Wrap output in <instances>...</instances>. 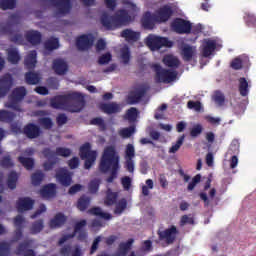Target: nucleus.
I'll return each instance as SVG.
<instances>
[{
	"mask_svg": "<svg viewBox=\"0 0 256 256\" xmlns=\"http://www.w3.org/2000/svg\"><path fill=\"white\" fill-rule=\"evenodd\" d=\"M100 173H109L114 179H117V173L119 171V155L115 146H107L102 154L99 163Z\"/></svg>",
	"mask_w": 256,
	"mask_h": 256,
	"instance_id": "nucleus-2",
	"label": "nucleus"
},
{
	"mask_svg": "<svg viewBox=\"0 0 256 256\" xmlns=\"http://www.w3.org/2000/svg\"><path fill=\"white\" fill-rule=\"evenodd\" d=\"M73 251V247L71 245H64L62 248H60V255L61 256H71V253Z\"/></svg>",
	"mask_w": 256,
	"mask_h": 256,
	"instance_id": "nucleus-64",
	"label": "nucleus"
},
{
	"mask_svg": "<svg viewBox=\"0 0 256 256\" xmlns=\"http://www.w3.org/2000/svg\"><path fill=\"white\" fill-rule=\"evenodd\" d=\"M173 17V8L169 5L160 7L156 12L157 23H167Z\"/></svg>",
	"mask_w": 256,
	"mask_h": 256,
	"instance_id": "nucleus-15",
	"label": "nucleus"
},
{
	"mask_svg": "<svg viewBox=\"0 0 256 256\" xmlns=\"http://www.w3.org/2000/svg\"><path fill=\"white\" fill-rule=\"evenodd\" d=\"M49 3L58 9L56 15H67L71 12V0H49Z\"/></svg>",
	"mask_w": 256,
	"mask_h": 256,
	"instance_id": "nucleus-12",
	"label": "nucleus"
},
{
	"mask_svg": "<svg viewBox=\"0 0 256 256\" xmlns=\"http://www.w3.org/2000/svg\"><path fill=\"white\" fill-rule=\"evenodd\" d=\"M90 125H98V127H100L102 131H105L107 129V124H105V120H103V118L101 117L93 118L90 121Z\"/></svg>",
	"mask_w": 256,
	"mask_h": 256,
	"instance_id": "nucleus-57",
	"label": "nucleus"
},
{
	"mask_svg": "<svg viewBox=\"0 0 256 256\" xmlns=\"http://www.w3.org/2000/svg\"><path fill=\"white\" fill-rule=\"evenodd\" d=\"M91 153H97L95 150H91V143L86 142L80 147V158L91 157Z\"/></svg>",
	"mask_w": 256,
	"mask_h": 256,
	"instance_id": "nucleus-39",
	"label": "nucleus"
},
{
	"mask_svg": "<svg viewBox=\"0 0 256 256\" xmlns=\"http://www.w3.org/2000/svg\"><path fill=\"white\" fill-rule=\"evenodd\" d=\"M18 161L27 169V171H31V169L35 167V160H33V158L19 156Z\"/></svg>",
	"mask_w": 256,
	"mask_h": 256,
	"instance_id": "nucleus-42",
	"label": "nucleus"
},
{
	"mask_svg": "<svg viewBox=\"0 0 256 256\" xmlns=\"http://www.w3.org/2000/svg\"><path fill=\"white\" fill-rule=\"evenodd\" d=\"M52 69L56 75H66L69 71V65L61 58H56L52 62Z\"/></svg>",
	"mask_w": 256,
	"mask_h": 256,
	"instance_id": "nucleus-19",
	"label": "nucleus"
},
{
	"mask_svg": "<svg viewBox=\"0 0 256 256\" xmlns=\"http://www.w3.org/2000/svg\"><path fill=\"white\" fill-rule=\"evenodd\" d=\"M141 23L144 29H154L155 23H157V16L151 14V12H145L141 19Z\"/></svg>",
	"mask_w": 256,
	"mask_h": 256,
	"instance_id": "nucleus-23",
	"label": "nucleus"
},
{
	"mask_svg": "<svg viewBox=\"0 0 256 256\" xmlns=\"http://www.w3.org/2000/svg\"><path fill=\"white\" fill-rule=\"evenodd\" d=\"M11 253V244L8 242H0V256H9Z\"/></svg>",
	"mask_w": 256,
	"mask_h": 256,
	"instance_id": "nucleus-55",
	"label": "nucleus"
},
{
	"mask_svg": "<svg viewBox=\"0 0 256 256\" xmlns=\"http://www.w3.org/2000/svg\"><path fill=\"white\" fill-rule=\"evenodd\" d=\"M7 56L8 62L12 65H17V63L21 61V55H19V50H17V48H9L7 50Z\"/></svg>",
	"mask_w": 256,
	"mask_h": 256,
	"instance_id": "nucleus-32",
	"label": "nucleus"
},
{
	"mask_svg": "<svg viewBox=\"0 0 256 256\" xmlns=\"http://www.w3.org/2000/svg\"><path fill=\"white\" fill-rule=\"evenodd\" d=\"M67 223V216L59 212L49 222L50 229H59Z\"/></svg>",
	"mask_w": 256,
	"mask_h": 256,
	"instance_id": "nucleus-22",
	"label": "nucleus"
},
{
	"mask_svg": "<svg viewBox=\"0 0 256 256\" xmlns=\"http://www.w3.org/2000/svg\"><path fill=\"white\" fill-rule=\"evenodd\" d=\"M135 239L130 238L126 242H122L118 246V250L115 253V256H126L129 253V250L132 249Z\"/></svg>",
	"mask_w": 256,
	"mask_h": 256,
	"instance_id": "nucleus-26",
	"label": "nucleus"
},
{
	"mask_svg": "<svg viewBox=\"0 0 256 256\" xmlns=\"http://www.w3.org/2000/svg\"><path fill=\"white\" fill-rule=\"evenodd\" d=\"M148 91L149 86L147 84H143L138 89L131 91L126 98L128 105H137V103H140Z\"/></svg>",
	"mask_w": 256,
	"mask_h": 256,
	"instance_id": "nucleus-11",
	"label": "nucleus"
},
{
	"mask_svg": "<svg viewBox=\"0 0 256 256\" xmlns=\"http://www.w3.org/2000/svg\"><path fill=\"white\" fill-rule=\"evenodd\" d=\"M85 227H87V220L82 219L79 222H76L73 233L62 236L58 241V245H63L66 241H69V239H73L76 236L78 241H85V239H87V231L85 230Z\"/></svg>",
	"mask_w": 256,
	"mask_h": 256,
	"instance_id": "nucleus-5",
	"label": "nucleus"
},
{
	"mask_svg": "<svg viewBox=\"0 0 256 256\" xmlns=\"http://www.w3.org/2000/svg\"><path fill=\"white\" fill-rule=\"evenodd\" d=\"M0 165L3 169H11V167L15 166L13 160H11V156H4L0 161Z\"/></svg>",
	"mask_w": 256,
	"mask_h": 256,
	"instance_id": "nucleus-54",
	"label": "nucleus"
},
{
	"mask_svg": "<svg viewBox=\"0 0 256 256\" xmlns=\"http://www.w3.org/2000/svg\"><path fill=\"white\" fill-rule=\"evenodd\" d=\"M152 69L156 73L158 83H173L177 79V71L163 69L161 64H153Z\"/></svg>",
	"mask_w": 256,
	"mask_h": 256,
	"instance_id": "nucleus-7",
	"label": "nucleus"
},
{
	"mask_svg": "<svg viewBox=\"0 0 256 256\" xmlns=\"http://www.w3.org/2000/svg\"><path fill=\"white\" fill-rule=\"evenodd\" d=\"M217 49V42L215 40H204L202 55L203 57H211L213 52Z\"/></svg>",
	"mask_w": 256,
	"mask_h": 256,
	"instance_id": "nucleus-28",
	"label": "nucleus"
},
{
	"mask_svg": "<svg viewBox=\"0 0 256 256\" xmlns=\"http://www.w3.org/2000/svg\"><path fill=\"white\" fill-rule=\"evenodd\" d=\"M15 120V113L7 110H0V121L2 123H13Z\"/></svg>",
	"mask_w": 256,
	"mask_h": 256,
	"instance_id": "nucleus-38",
	"label": "nucleus"
},
{
	"mask_svg": "<svg viewBox=\"0 0 256 256\" xmlns=\"http://www.w3.org/2000/svg\"><path fill=\"white\" fill-rule=\"evenodd\" d=\"M88 213L89 215H94L95 217L105 219V221H110V219H113V216L110 213L103 212L101 207H93L88 210Z\"/></svg>",
	"mask_w": 256,
	"mask_h": 256,
	"instance_id": "nucleus-30",
	"label": "nucleus"
},
{
	"mask_svg": "<svg viewBox=\"0 0 256 256\" xmlns=\"http://www.w3.org/2000/svg\"><path fill=\"white\" fill-rule=\"evenodd\" d=\"M21 23V17L18 14H12L9 16V23L0 28L2 35H13L12 25H19Z\"/></svg>",
	"mask_w": 256,
	"mask_h": 256,
	"instance_id": "nucleus-16",
	"label": "nucleus"
},
{
	"mask_svg": "<svg viewBox=\"0 0 256 256\" xmlns=\"http://www.w3.org/2000/svg\"><path fill=\"white\" fill-rule=\"evenodd\" d=\"M121 37H123V39H125L128 43H137V41L141 39V33L127 28L121 32Z\"/></svg>",
	"mask_w": 256,
	"mask_h": 256,
	"instance_id": "nucleus-25",
	"label": "nucleus"
},
{
	"mask_svg": "<svg viewBox=\"0 0 256 256\" xmlns=\"http://www.w3.org/2000/svg\"><path fill=\"white\" fill-rule=\"evenodd\" d=\"M38 123L42 129H46L47 131L53 129V119L50 117H41L38 119Z\"/></svg>",
	"mask_w": 256,
	"mask_h": 256,
	"instance_id": "nucleus-45",
	"label": "nucleus"
},
{
	"mask_svg": "<svg viewBox=\"0 0 256 256\" xmlns=\"http://www.w3.org/2000/svg\"><path fill=\"white\" fill-rule=\"evenodd\" d=\"M157 235L159 241H165L167 245H173L177 239V235H179V230H177V226L172 225L163 231L158 230Z\"/></svg>",
	"mask_w": 256,
	"mask_h": 256,
	"instance_id": "nucleus-10",
	"label": "nucleus"
},
{
	"mask_svg": "<svg viewBox=\"0 0 256 256\" xmlns=\"http://www.w3.org/2000/svg\"><path fill=\"white\" fill-rule=\"evenodd\" d=\"M23 133L27 137V139H37L41 137L43 131L41 127L35 123H28L23 128Z\"/></svg>",
	"mask_w": 256,
	"mask_h": 256,
	"instance_id": "nucleus-14",
	"label": "nucleus"
},
{
	"mask_svg": "<svg viewBox=\"0 0 256 256\" xmlns=\"http://www.w3.org/2000/svg\"><path fill=\"white\" fill-rule=\"evenodd\" d=\"M27 96V89L25 86L16 87L9 96V102L5 104L8 109H13L14 111H21L19 103L25 99Z\"/></svg>",
	"mask_w": 256,
	"mask_h": 256,
	"instance_id": "nucleus-6",
	"label": "nucleus"
},
{
	"mask_svg": "<svg viewBox=\"0 0 256 256\" xmlns=\"http://www.w3.org/2000/svg\"><path fill=\"white\" fill-rule=\"evenodd\" d=\"M146 45L151 51H159L162 47H173V41L169 40V38L149 35L146 38Z\"/></svg>",
	"mask_w": 256,
	"mask_h": 256,
	"instance_id": "nucleus-8",
	"label": "nucleus"
},
{
	"mask_svg": "<svg viewBox=\"0 0 256 256\" xmlns=\"http://www.w3.org/2000/svg\"><path fill=\"white\" fill-rule=\"evenodd\" d=\"M33 205H35V200L29 197L19 198L16 202L18 213H25V211H31V209H33Z\"/></svg>",
	"mask_w": 256,
	"mask_h": 256,
	"instance_id": "nucleus-18",
	"label": "nucleus"
},
{
	"mask_svg": "<svg viewBox=\"0 0 256 256\" xmlns=\"http://www.w3.org/2000/svg\"><path fill=\"white\" fill-rule=\"evenodd\" d=\"M163 63L166 65V67L171 68H177L179 65H181V62L178 60V58L173 55L164 56Z\"/></svg>",
	"mask_w": 256,
	"mask_h": 256,
	"instance_id": "nucleus-37",
	"label": "nucleus"
},
{
	"mask_svg": "<svg viewBox=\"0 0 256 256\" xmlns=\"http://www.w3.org/2000/svg\"><path fill=\"white\" fill-rule=\"evenodd\" d=\"M181 56L183 61H186L187 63H189V61H193V59L197 57V47L185 44L182 46Z\"/></svg>",
	"mask_w": 256,
	"mask_h": 256,
	"instance_id": "nucleus-20",
	"label": "nucleus"
},
{
	"mask_svg": "<svg viewBox=\"0 0 256 256\" xmlns=\"http://www.w3.org/2000/svg\"><path fill=\"white\" fill-rule=\"evenodd\" d=\"M183 143H185V134H183L177 139L176 143L173 144L172 147L169 149V153H177V151L181 149Z\"/></svg>",
	"mask_w": 256,
	"mask_h": 256,
	"instance_id": "nucleus-51",
	"label": "nucleus"
},
{
	"mask_svg": "<svg viewBox=\"0 0 256 256\" xmlns=\"http://www.w3.org/2000/svg\"><path fill=\"white\" fill-rule=\"evenodd\" d=\"M101 185L100 179H93L88 184V191L92 195H95L99 191V186Z\"/></svg>",
	"mask_w": 256,
	"mask_h": 256,
	"instance_id": "nucleus-48",
	"label": "nucleus"
},
{
	"mask_svg": "<svg viewBox=\"0 0 256 256\" xmlns=\"http://www.w3.org/2000/svg\"><path fill=\"white\" fill-rule=\"evenodd\" d=\"M17 7V0H1L0 9L7 11L9 9H15Z\"/></svg>",
	"mask_w": 256,
	"mask_h": 256,
	"instance_id": "nucleus-47",
	"label": "nucleus"
},
{
	"mask_svg": "<svg viewBox=\"0 0 256 256\" xmlns=\"http://www.w3.org/2000/svg\"><path fill=\"white\" fill-rule=\"evenodd\" d=\"M238 82H239L238 91L241 97H247V95H249V88L251 87V85H249V82L245 77L239 78Z\"/></svg>",
	"mask_w": 256,
	"mask_h": 256,
	"instance_id": "nucleus-34",
	"label": "nucleus"
},
{
	"mask_svg": "<svg viewBox=\"0 0 256 256\" xmlns=\"http://www.w3.org/2000/svg\"><path fill=\"white\" fill-rule=\"evenodd\" d=\"M213 101L214 103L219 105V107H221L223 103H225V95H223V93H221L220 91H216L213 96Z\"/></svg>",
	"mask_w": 256,
	"mask_h": 256,
	"instance_id": "nucleus-58",
	"label": "nucleus"
},
{
	"mask_svg": "<svg viewBox=\"0 0 256 256\" xmlns=\"http://www.w3.org/2000/svg\"><path fill=\"white\" fill-rule=\"evenodd\" d=\"M40 195L43 199H51L52 197H55V195H57V185L53 183L45 185L40 190Z\"/></svg>",
	"mask_w": 256,
	"mask_h": 256,
	"instance_id": "nucleus-27",
	"label": "nucleus"
},
{
	"mask_svg": "<svg viewBox=\"0 0 256 256\" xmlns=\"http://www.w3.org/2000/svg\"><path fill=\"white\" fill-rule=\"evenodd\" d=\"M111 59H113V56L111 55V53L107 52L99 57L98 64L107 65L111 61Z\"/></svg>",
	"mask_w": 256,
	"mask_h": 256,
	"instance_id": "nucleus-62",
	"label": "nucleus"
},
{
	"mask_svg": "<svg viewBox=\"0 0 256 256\" xmlns=\"http://www.w3.org/2000/svg\"><path fill=\"white\" fill-rule=\"evenodd\" d=\"M42 35L37 30H30L26 33V40L31 45H39L41 43Z\"/></svg>",
	"mask_w": 256,
	"mask_h": 256,
	"instance_id": "nucleus-29",
	"label": "nucleus"
},
{
	"mask_svg": "<svg viewBox=\"0 0 256 256\" xmlns=\"http://www.w3.org/2000/svg\"><path fill=\"white\" fill-rule=\"evenodd\" d=\"M53 109H67L70 113H80L85 107V96L79 92L58 95L50 100Z\"/></svg>",
	"mask_w": 256,
	"mask_h": 256,
	"instance_id": "nucleus-1",
	"label": "nucleus"
},
{
	"mask_svg": "<svg viewBox=\"0 0 256 256\" xmlns=\"http://www.w3.org/2000/svg\"><path fill=\"white\" fill-rule=\"evenodd\" d=\"M92 45L93 39L86 34L79 36L76 40V47H78L79 51H87Z\"/></svg>",
	"mask_w": 256,
	"mask_h": 256,
	"instance_id": "nucleus-24",
	"label": "nucleus"
},
{
	"mask_svg": "<svg viewBox=\"0 0 256 256\" xmlns=\"http://www.w3.org/2000/svg\"><path fill=\"white\" fill-rule=\"evenodd\" d=\"M84 159H85L84 169H91L95 161H97V153L92 152L90 156L84 157Z\"/></svg>",
	"mask_w": 256,
	"mask_h": 256,
	"instance_id": "nucleus-50",
	"label": "nucleus"
},
{
	"mask_svg": "<svg viewBox=\"0 0 256 256\" xmlns=\"http://www.w3.org/2000/svg\"><path fill=\"white\" fill-rule=\"evenodd\" d=\"M171 29L174 30L175 33H178V35H188L191 33L193 26L191 22L183 18H175L171 22Z\"/></svg>",
	"mask_w": 256,
	"mask_h": 256,
	"instance_id": "nucleus-9",
	"label": "nucleus"
},
{
	"mask_svg": "<svg viewBox=\"0 0 256 256\" xmlns=\"http://www.w3.org/2000/svg\"><path fill=\"white\" fill-rule=\"evenodd\" d=\"M44 178H45V174H43V172H35L31 176L32 185H35V186L39 185L40 183H42Z\"/></svg>",
	"mask_w": 256,
	"mask_h": 256,
	"instance_id": "nucleus-53",
	"label": "nucleus"
},
{
	"mask_svg": "<svg viewBox=\"0 0 256 256\" xmlns=\"http://www.w3.org/2000/svg\"><path fill=\"white\" fill-rule=\"evenodd\" d=\"M27 69H33L37 65V51H31L24 60Z\"/></svg>",
	"mask_w": 256,
	"mask_h": 256,
	"instance_id": "nucleus-35",
	"label": "nucleus"
},
{
	"mask_svg": "<svg viewBox=\"0 0 256 256\" xmlns=\"http://www.w3.org/2000/svg\"><path fill=\"white\" fill-rule=\"evenodd\" d=\"M126 159H133L135 157V146L133 144H128L126 146Z\"/></svg>",
	"mask_w": 256,
	"mask_h": 256,
	"instance_id": "nucleus-63",
	"label": "nucleus"
},
{
	"mask_svg": "<svg viewBox=\"0 0 256 256\" xmlns=\"http://www.w3.org/2000/svg\"><path fill=\"white\" fill-rule=\"evenodd\" d=\"M118 197H119V194L117 192H113L111 188H108V190L106 191V197L104 199L105 205H107V207H111L115 205V203H117Z\"/></svg>",
	"mask_w": 256,
	"mask_h": 256,
	"instance_id": "nucleus-33",
	"label": "nucleus"
},
{
	"mask_svg": "<svg viewBox=\"0 0 256 256\" xmlns=\"http://www.w3.org/2000/svg\"><path fill=\"white\" fill-rule=\"evenodd\" d=\"M13 87V76L10 73L4 74L0 78V97H5Z\"/></svg>",
	"mask_w": 256,
	"mask_h": 256,
	"instance_id": "nucleus-13",
	"label": "nucleus"
},
{
	"mask_svg": "<svg viewBox=\"0 0 256 256\" xmlns=\"http://www.w3.org/2000/svg\"><path fill=\"white\" fill-rule=\"evenodd\" d=\"M56 179L63 185V187H69L73 181L71 172L65 168H61L56 172Z\"/></svg>",
	"mask_w": 256,
	"mask_h": 256,
	"instance_id": "nucleus-17",
	"label": "nucleus"
},
{
	"mask_svg": "<svg viewBox=\"0 0 256 256\" xmlns=\"http://www.w3.org/2000/svg\"><path fill=\"white\" fill-rule=\"evenodd\" d=\"M115 205L114 215H123V211L127 209V199L121 198Z\"/></svg>",
	"mask_w": 256,
	"mask_h": 256,
	"instance_id": "nucleus-41",
	"label": "nucleus"
},
{
	"mask_svg": "<svg viewBox=\"0 0 256 256\" xmlns=\"http://www.w3.org/2000/svg\"><path fill=\"white\" fill-rule=\"evenodd\" d=\"M139 117V110L135 107H131L126 111V119L130 123H134V121H137V118Z\"/></svg>",
	"mask_w": 256,
	"mask_h": 256,
	"instance_id": "nucleus-46",
	"label": "nucleus"
},
{
	"mask_svg": "<svg viewBox=\"0 0 256 256\" xmlns=\"http://www.w3.org/2000/svg\"><path fill=\"white\" fill-rule=\"evenodd\" d=\"M99 109L106 115H115L116 113H121V105L117 104V102L100 103Z\"/></svg>",
	"mask_w": 256,
	"mask_h": 256,
	"instance_id": "nucleus-21",
	"label": "nucleus"
},
{
	"mask_svg": "<svg viewBox=\"0 0 256 256\" xmlns=\"http://www.w3.org/2000/svg\"><path fill=\"white\" fill-rule=\"evenodd\" d=\"M187 108L199 113L203 109V105L201 104L200 101L189 100L187 102Z\"/></svg>",
	"mask_w": 256,
	"mask_h": 256,
	"instance_id": "nucleus-52",
	"label": "nucleus"
},
{
	"mask_svg": "<svg viewBox=\"0 0 256 256\" xmlns=\"http://www.w3.org/2000/svg\"><path fill=\"white\" fill-rule=\"evenodd\" d=\"M133 133H135V126H129L120 130V135L123 139H129Z\"/></svg>",
	"mask_w": 256,
	"mask_h": 256,
	"instance_id": "nucleus-56",
	"label": "nucleus"
},
{
	"mask_svg": "<svg viewBox=\"0 0 256 256\" xmlns=\"http://www.w3.org/2000/svg\"><path fill=\"white\" fill-rule=\"evenodd\" d=\"M42 229H45V224L43 219H39L32 223L30 233L32 235H37Z\"/></svg>",
	"mask_w": 256,
	"mask_h": 256,
	"instance_id": "nucleus-43",
	"label": "nucleus"
},
{
	"mask_svg": "<svg viewBox=\"0 0 256 256\" xmlns=\"http://www.w3.org/2000/svg\"><path fill=\"white\" fill-rule=\"evenodd\" d=\"M244 21L248 27H255L256 25V18L253 14L246 13L244 16Z\"/></svg>",
	"mask_w": 256,
	"mask_h": 256,
	"instance_id": "nucleus-60",
	"label": "nucleus"
},
{
	"mask_svg": "<svg viewBox=\"0 0 256 256\" xmlns=\"http://www.w3.org/2000/svg\"><path fill=\"white\" fill-rule=\"evenodd\" d=\"M25 82L27 85H39L41 83V76L39 73L30 71L25 73Z\"/></svg>",
	"mask_w": 256,
	"mask_h": 256,
	"instance_id": "nucleus-31",
	"label": "nucleus"
},
{
	"mask_svg": "<svg viewBox=\"0 0 256 256\" xmlns=\"http://www.w3.org/2000/svg\"><path fill=\"white\" fill-rule=\"evenodd\" d=\"M131 21V15H129V12L125 9L116 11L112 16L107 12H103L100 17V23L106 31H115V29H119V27L129 25Z\"/></svg>",
	"mask_w": 256,
	"mask_h": 256,
	"instance_id": "nucleus-3",
	"label": "nucleus"
},
{
	"mask_svg": "<svg viewBox=\"0 0 256 256\" xmlns=\"http://www.w3.org/2000/svg\"><path fill=\"white\" fill-rule=\"evenodd\" d=\"M90 205H91V198H89V196L82 195L78 199L76 207L77 209H79V211H87Z\"/></svg>",
	"mask_w": 256,
	"mask_h": 256,
	"instance_id": "nucleus-36",
	"label": "nucleus"
},
{
	"mask_svg": "<svg viewBox=\"0 0 256 256\" xmlns=\"http://www.w3.org/2000/svg\"><path fill=\"white\" fill-rule=\"evenodd\" d=\"M19 179V176L17 175V172L11 171L8 175L7 180V186L9 189H16L17 188V181Z\"/></svg>",
	"mask_w": 256,
	"mask_h": 256,
	"instance_id": "nucleus-44",
	"label": "nucleus"
},
{
	"mask_svg": "<svg viewBox=\"0 0 256 256\" xmlns=\"http://www.w3.org/2000/svg\"><path fill=\"white\" fill-rule=\"evenodd\" d=\"M71 149L65 147H57L56 151H52L50 148H44L42 150V155L48 161L43 163L44 171H52V169L59 163L58 157H71Z\"/></svg>",
	"mask_w": 256,
	"mask_h": 256,
	"instance_id": "nucleus-4",
	"label": "nucleus"
},
{
	"mask_svg": "<svg viewBox=\"0 0 256 256\" xmlns=\"http://www.w3.org/2000/svg\"><path fill=\"white\" fill-rule=\"evenodd\" d=\"M154 184L151 179L146 180V185L142 186V195L144 197H149V189H153Z\"/></svg>",
	"mask_w": 256,
	"mask_h": 256,
	"instance_id": "nucleus-59",
	"label": "nucleus"
},
{
	"mask_svg": "<svg viewBox=\"0 0 256 256\" xmlns=\"http://www.w3.org/2000/svg\"><path fill=\"white\" fill-rule=\"evenodd\" d=\"M230 67L234 69V71H239L243 69V60H241V58L239 57L234 58L230 64Z\"/></svg>",
	"mask_w": 256,
	"mask_h": 256,
	"instance_id": "nucleus-61",
	"label": "nucleus"
},
{
	"mask_svg": "<svg viewBox=\"0 0 256 256\" xmlns=\"http://www.w3.org/2000/svg\"><path fill=\"white\" fill-rule=\"evenodd\" d=\"M185 225H195V218L191 214H185L180 218V227H185Z\"/></svg>",
	"mask_w": 256,
	"mask_h": 256,
	"instance_id": "nucleus-49",
	"label": "nucleus"
},
{
	"mask_svg": "<svg viewBox=\"0 0 256 256\" xmlns=\"http://www.w3.org/2000/svg\"><path fill=\"white\" fill-rule=\"evenodd\" d=\"M44 48L46 51H55V49H59V38H53L46 40L44 42Z\"/></svg>",
	"mask_w": 256,
	"mask_h": 256,
	"instance_id": "nucleus-40",
	"label": "nucleus"
}]
</instances>
